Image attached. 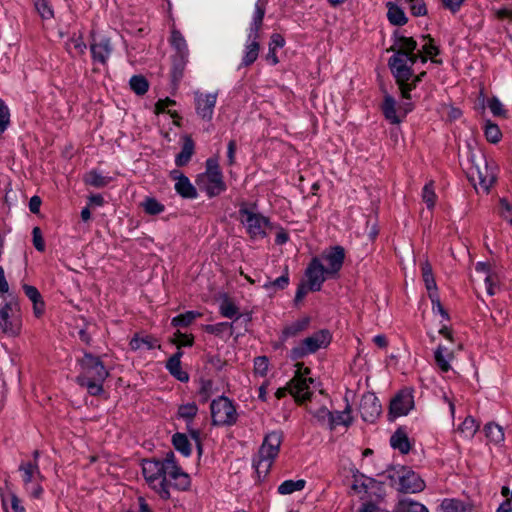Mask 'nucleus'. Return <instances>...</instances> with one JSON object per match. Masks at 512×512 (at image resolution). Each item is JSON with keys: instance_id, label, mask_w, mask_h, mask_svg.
Masks as SVG:
<instances>
[{"instance_id": "1", "label": "nucleus", "mask_w": 512, "mask_h": 512, "mask_svg": "<svg viewBox=\"0 0 512 512\" xmlns=\"http://www.w3.org/2000/svg\"><path fill=\"white\" fill-rule=\"evenodd\" d=\"M142 474L148 486L164 500L171 498V489L186 490L191 484L190 476L178 466L173 452L163 459L143 460Z\"/></svg>"}, {"instance_id": "2", "label": "nucleus", "mask_w": 512, "mask_h": 512, "mask_svg": "<svg viewBox=\"0 0 512 512\" xmlns=\"http://www.w3.org/2000/svg\"><path fill=\"white\" fill-rule=\"evenodd\" d=\"M344 259L345 250L339 245L326 248L319 256L313 257L305 271L310 291H319L327 279L336 278Z\"/></svg>"}, {"instance_id": "3", "label": "nucleus", "mask_w": 512, "mask_h": 512, "mask_svg": "<svg viewBox=\"0 0 512 512\" xmlns=\"http://www.w3.org/2000/svg\"><path fill=\"white\" fill-rule=\"evenodd\" d=\"M80 373L76 382L85 387L90 395L97 396L103 392V383L109 376V372L99 357L91 353H84L78 360Z\"/></svg>"}, {"instance_id": "4", "label": "nucleus", "mask_w": 512, "mask_h": 512, "mask_svg": "<svg viewBox=\"0 0 512 512\" xmlns=\"http://www.w3.org/2000/svg\"><path fill=\"white\" fill-rule=\"evenodd\" d=\"M418 59L419 55H406L405 53H395L389 59V67L396 78L401 95L405 99H410V92L425 75V72H422L417 76H413L411 68Z\"/></svg>"}, {"instance_id": "5", "label": "nucleus", "mask_w": 512, "mask_h": 512, "mask_svg": "<svg viewBox=\"0 0 512 512\" xmlns=\"http://www.w3.org/2000/svg\"><path fill=\"white\" fill-rule=\"evenodd\" d=\"M282 440L283 435L281 431H271L264 437L258 457L254 461L255 470L259 475H266L270 470L279 454Z\"/></svg>"}, {"instance_id": "6", "label": "nucleus", "mask_w": 512, "mask_h": 512, "mask_svg": "<svg viewBox=\"0 0 512 512\" xmlns=\"http://www.w3.org/2000/svg\"><path fill=\"white\" fill-rule=\"evenodd\" d=\"M264 15L265 9L259 3H256L247 40L244 46L241 66H250L258 58L260 50V44L258 41L259 31L262 26Z\"/></svg>"}, {"instance_id": "7", "label": "nucleus", "mask_w": 512, "mask_h": 512, "mask_svg": "<svg viewBox=\"0 0 512 512\" xmlns=\"http://www.w3.org/2000/svg\"><path fill=\"white\" fill-rule=\"evenodd\" d=\"M239 221L245 227L249 237L253 240L263 239L271 229L267 217L259 213L254 207L242 205L239 209Z\"/></svg>"}, {"instance_id": "8", "label": "nucleus", "mask_w": 512, "mask_h": 512, "mask_svg": "<svg viewBox=\"0 0 512 512\" xmlns=\"http://www.w3.org/2000/svg\"><path fill=\"white\" fill-rule=\"evenodd\" d=\"M331 342V334L328 330H319L303 339L297 346L293 347L290 356L293 360L313 354L319 349L326 348Z\"/></svg>"}, {"instance_id": "9", "label": "nucleus", "mask_w": 512, "mask_h": 512, "mask_svg": "<svg viewBox=\"0 0 512 512\" xmlns=\"http://www.w3.org/2000/svg\"><path fill=\"white\" fill-rule=\"evenodd\" d=\"M19 471L21 472L26 492L32 498L40 499L44 492L42 487L44 476L39 469L38 463H31V461L23 462L19 466Z\"/></svg>"}, {"instance_id": "10", "label": "nucleus", "mask_w": 512, "mask_h": 512, "mask_svg": "<svg viewBox=\"0 0 512 512\" xmlns=\"http://www.w3.org/2000/svg\"><path fill=\"white\" fill-rule=\"evenodd\" d=\"M212 422L218 426H231L237 421L238 414L233 402L225 397L219 396L210 405Z\"/></svg>"}, {"instance_id": "11", "label": "nucleus", "mask_w": 512, "mask_h": 512, "mask_svg": "<svg viewBox=\"0 0 512 512\" xmlns=\"http://www.w3.org/2000/svg\"><path fill=\"white\" fill-rule=\"evenodd\" d=\"M296 367V373L289 382L288 389L296 401L304 402L310 398V384H312L314 380L311 377H307V375L310 374L309 368L303 367L302 363H297Z\"/></svg>"}, {"instance_id": "12", "label": "nucleus", "mask_w": 512, "mask_h": 512, "mask_svg": "<svg viewBox=\"0 0 512 512\" xmlns=\"http://www.w3.org/2000/svg\"><path fill=\"white\" fill-rule=\"evenodd\" d=\"M22 320L12 303L0 306V334L17 337L21 333Z\"/></svg>"}, {"instance_id": "13", "label": "nucleus", "mask_w": 512, "mask_h": 512, "mask_svg": "<svg viewBox=\"0 0 512 512\" xmlns=\"http://www.w3.org/2000/svg\"><path fill=\"white\" fill-rule=\"evenodd\" d=\"M171 45L176 50L173 60V78L179 80L182 77L183 69L188 62L189 50L183 35L178 30L171 32Z\"/></svg>"}, {"instance_id": "14", "label": "nucleus", "mask_w": 512, "mask_h": 512, "mask_svg": "<svg viewBox=\"0 0 512 512\" xmlns=\"http://www.w3.org/2000/svg\"><path fill=\"white\" fill-rule=\"evenodd\" d=\"M196 183L209 198L218 196L226 190L221 171L205 172L198 176Z\"/></svg>"}, {"instance_id": "15", "label": "nucleus", "mask_w": 512, "mask_h": 512, "mask_svg": "<svg viewBox=\"0 0 512 512\" xmlns=\"http://www.w3.org/2000/svg\"><path fill=\"white\" fill-rule=\"evenodd\" d=\"M217 96V93H202L199 91L194 93L195 110L203 120H212Z\"/></svg>"}, {"instance_id": "16", "label": "nucleus", "mask_w": 512, "mask_h": 512, "mask_svg": "<svg viewBox=\"0 0 512 512\" xmlns=\"http://www.w3.org/2000/svg\"><path fill=\"white\" fill-rule=\"evenodd\" d=\"M414 407L412 392L408 389L401 390L390 403V415L394 418L407 415Z\"/></svg>"}, {"instance_id": "17", "label": "nucleus", "mask_w": 512, "mask_h": 512, "mask_svg": "<svg viewBox=\"0 0 512 512\" xmlns=\"http://www.w3.org/2000/svg\"><path fill=\"white\" fill-rule=\"evenodd\" d=\"M90 50L94 63L106 65L113 51V47L109 38L100 36L94 37Z\"/></svg>"}, {"instance_id": "18", "label": "nucleus", "mask_w": 512, "mask_h": 512, "mask_svg": "<svg viewBox=\"0 0 512 512\" xmlns=\"http://www.w3.org/2000/svg\"><path fill=\"white\" fill-rule=\"evenodd\" d=\"M359 410L364 421L374 422L381 414V404L375 394L366 393L361 398Z\"/></svg>"}, {"instance_id": "19", "label": "nucleus", "mask_w": 512, "mask_h": 512, "mask_svg": "<svg viewBox=\"0 0 512 512\" xmlns=\"http://www.w3.org/2000/svg\"><path fill=\"white\" fill-rule=\"evenodd\" d=\"M352 490L360 499L367 500L374 490L378 489L377 482L364 475H355L352 484Z\"/></svg>"}, {"instance_id": "20", "label": "nucleus", "mask_w": 512, "mask_h": 512, "mask_svg": "<svg viewBox=\"0 0 512 512\" xmlns=\"http://www.w3.org/2000/svg\"><path fill=\"white\" fill-rule=\"evenodd\" d=\"M400 490L405 493H418L425 488L424 481L413 471H404L399 477Z\"/></svg>"}, {"instance_id": "21", "label": "nucleus", "mask_w": 512, "mask_h": 512, "mask_svg": "<svg viewBox=\"0 0 512 512\" xmlns=\"http://www.w3.org/2000/svg\"><path fill=\"white\" fill-rule=\"evenodd\" d=\"M471 177L473 180H478V185L484 191H488L496 180L493 168L490 167L486 161H484V166L482 168L478 165L475 166L471 171Z\"/></svg>"}, {"instance_id": "22", "label": "nucleus", "mask_w": 512, "mask_h": 512, "mask_svg": "<svg viewBox=\"0 0 512 512\" xmlns=\"http://www.w3.org/2000/svg\"><path fill=\"white\" fill-rule=\"evenodd\" d=\"M171 176L176 181L175 190L180 196L187 199H195L197 197V190L188 177L178 170H173Z\"/></svg>"}, {"instance_id": "23", "label": "nucleus", "mask_w": 512, "mask_h": 512, "mask_svg": "<svg viewBox=\"0 0 512 512\" xmlns=\"http://www.w3.org/2000/svg\"><path fill=\"white\" fill-rule=\"evenodd\" d=\"M475 270L476 272L485 275L484 282L486 291L490 296H493L496 293L498 278L496 274L491 271L490 265L486 262H477L475 265Z\"/></svg>"}, {"instance_id": "24", "label": "nucleus", "mask_w": 512, "mask_h": 512, "mask_svg": "<svg viewBox=\"0 0 512 512\" xmlns=\"http://www.w3.org/2000/svg\"><path fill=\"white\" fill-rule=\"evenodd\" d=\"M130 347L134 351H147L159 348L158 340L150 335L136 334L130 341Z\"/></svg>"}, {"instance_id": "25", "label": "nucleus", "mask_w": 512, "mask_h": 512, "mask_svg": "<svg viewBox=\"0 0 512 512\" xmlns=\"http://www.w3.org/2000/svg\"><path fill=\"white\" fill-rule=\"evenodd\" d=\"M182 356V352H178L167 361L166 367L169 372L179 381L186 382L189 379L188 374L182 370L180 358Z\"/></svg>"}, {"instance_id": "26", "label": "nucleus", "mask_w": 512, "mask_h": 512, "mask_svg": "<svg viewBox=\"0 0 512 512\" xmlns=\"http://www.w3.org/2000/svg\"><path fill=\"white\" fill-rule=\"evenodd\" d=\"M353 417L351 415V408L349 405L345 407L343 411H338L331 415V419L329 422V429L334 430L337 426H350L352 424Z\"/></svg>"}, {"instance_id": "27", "label": "nucleus", "mask_w": 512, "mask_h": 512, "mask_svg": "<svg viewBox=\"0 0 512 512\" xmlns=\"http://www.w3.org/2000/svg\"><path fill=\"white\" fill-rule=\"evenodd\" d=\"M390 445L392 448L399 450L402 454H407L411 445L407 434L401 430H396L390 438Z\"/></svg>"}, {"instance_id": "28", "label": "nucleus", "mask_w": 512, "mask_h": 512, "mask_svg": "<svg viewBox=\"0 0 512 512\" xmlns=\"http://www.w3.org/2000/svg\"><path fill=\"white\" fill-rule=\"evenodd\" d=\"M438 367L447 372L450 370V362L453 359V352L443 345H439L434 354Z\"/></svg>"}, {"instance_id": "29", "label": "nucleus", "mask_w": 512, "mask_h": 512, "mask_svg": "<svg viewBox=\"0 0 512 512\" xmlns=\"http://www.w3.org/2000/svg\"><path fill=\"white\" fill-rule=\"evenodd\" d=\"M421 271L425 287L428 291V296H430L433 293H438L436 281L432 272V267L428 261H424L421 263Z\"/></svg>"}, {"instance_id": "30", "label": "nucleus", "mask_w": 512, "mask_h": 512, "mask_svg": "<svg viewBox=\"0 0 512 512\" xmlns=\"http://www.w3.org/2000/svg\"><path fill=\"white\" fill-rule=\"evenodd\" d=\"M112 178L105 176L96 170H91L84 176V182L95 188H103L111 182Z\"/></svg>"}, {"instance_id": "31", "label": "nucleus", "mask_w": 512, "mask_h": 512, "mask_svg": "<svg viewBox=\"0 0 512 512\" xmlns=\"http://www.w3.org/2000/svg\"><path fill=\"white\" fill-rule=\"evenodd\" d=\"M309 325V318L304 317L302 319H298L286 326L282 332V339L287 340L290 337H294L298 335L300 332L304 331Z\"/></svg>"}, {"instance_id": "32", "label": "nucleus", "mask_w": 512, "mask_h": 512, "mask_svg": "<svg viewBox=\"0 0 512 512\" xmlns=\"http://www.w3.org/2000/svg\"><path fill=\"white\" fill-rule=\"evenodd\" d=\"M441 509L443 512H471L472 505L457 499H445Z\"/></svg>"}, {"instance_id": "33", "label": "nucleus", "mask_w": 512, "mask_h": 512, "mask_svg": "<svg viewBox=\"0 0 512 512\" xmlns=\"http://www.w3.org/2000/svg\"><path fill=\"white\" fill-rule=\"evenodd\" d=\"M194 152V143L191 138L186 137L181 152L175 158V164L178 167L186 165Z\"/></svg>"}, {"instance_id": "34", "label": "nucleus", "mask_w": 512, "mask_h": 512, "mask_svg": "<svg viewBox=\"0 0 512 512\" xmlns=\"http://www.w3.org/2000/svg\"><path fill=\"white\" fill-rule=\"evenodd\" d=\"M382 109L385 118L389 120L392 124L400 123L401 119L397 115L396 102L393 97H391L390 95L385 96Z\"/></svg>"}, {"instance_id": "35", "label": "nucleus", "mask_w": 512, "mask_h": 512, "mask_svg": "<svg viewBox=\"0 0 512 512\" xmlns=\"http://www.w3.org/2000/svg\"><path fill=\"white\" fill-rule=\"evenodd\" d=\"M484 432L489 441L494 444H500L504 441V430L496 423H487L484 427Z\"/></svg>"}, {"instance_id": "36", "label": "nucleus", "mask_w": 512, "mask_h": 512, "mask_svg": "<svg viewBox=\"0 0 512 512\" xmlns=\"http://www.w3.org/2000/svg\"><path fill=\"white\" fill-rule=\"evenodd\" d=\"M479 429V424L472 416H467L458 427L460 434L467 439H472Z\"/></svg>"}, {"instance_id": "37", "label": "nucleus", "mask_w": 512, "mask_h": 512, "mask_svg": "<svg viewBox=\"0 0 512 512\" xmlns=\"http://www.w3.org/2000/svg\"><path fill=\"white\" fill-rule=\"evenodd\" d=\"M417 48L416 41L411 37L401 36L396 41V52L405 53L406 55H417L414 51Z\"/></svg>"}, {"instance_id": "38", "label": "nucleus", "mask_w": 512, "mask_h": 512, "mask_svg": "<svg viewBox=\"0 0 512 512\" xmlns=\"http://www.w3.org/2000/svg\"><path fill=\"white\" fill-rule=\"evenodd\" d=\"M305 480H285L278 486V493L281 495H289L296 491H301L305 487Z\"/></svg>"}, {"instance_id": "39", "label": "nucleus", "mask_w": 512, "mask_h": 512, "mask_svg": "<svg viewBox=\"0 0 512 512\" xmlns=\"http://www.w3.org/2000/svg\"><path fill=\"white\" fill-rule=\"evenodd\" d=\"M205 331L210 334L222 336L227 333L229 336L233 333V324L228 322H220L216 324L205 325Z\"/></svg>"}, {"instance_id": "40", "label": "nucleus", "mask_w": 512, "mask_h": 512, "mask_svg": "<svg viewBox=\"0 0 512 512\" xmlns=\"http://www.w3.org/2000/svg\"><path fill=\"white\" fill-rule=\"evenodd\" d=\"M395 512H428L427 508L419 503L410 499L401 500Z\"/></svg>"}, {"instance_id": "41", "label": "nucleus", "mask_w": 512, "mask_h": 512, "mask_svg": "<svg viewBox=\"0 0 512 512\" xmlns=\"http://www.w3.org/2000/svg\"><path fill=\"white\" fill-rule=\"evenodd\" d=\"M66 49L69 54L72 56L82 55L85 53L86 50V44L83 41L81 36L72 37L67 43H66Z\"/></svg>"}, {"instance_id": "42", "label": "nucleus", "mask_w": 512, "mask_h": 512, "mask_svg": "<svg viewBox=\"0 0 512 512\" xmlns=\"http://www.w3.org/2000/svg\"><path fill=\"white\" fill-rule=\"evenodd\" d=\"M175 449L181 452L184 456H189L191 447L188 438L182 433H176L172 438Z\"/></svg>"}, {"instance_id": "43", "label": "nucleus", "mask_w": 512, "mask_h": 512, "mask_svg": "<svg viewBox=\"0 0 512 512\" xmlns=\"http://www.w3.org/2000/svg\"><path fill=\"white\" fill-rule=\"evenodd\" d=\"M201 313L196 311H187L183 314H180L174 317L171 321V324L175 327L181 326L186 327L191 324L197 317H200Z\"/></svg>"}, {"instance_id": "44", "label": "nucleus", "mask_w": 512, "mask_h": 512, "mask_svg": "<svg viewBox=\"0 0 512 512\" xmlns=\"http://www.w3.org/2000/svg\"><path fill=\"white\" fill-rule=\"evenodd\" d=\"M387 17L394 25H404L407 22V18L403 10L393 4H390L389 6Z\"/></svg>"}, {"instance_id": "45", "label": "nucleus", "mask_w": 512, "mask_h": 512, "mask_svg": "<svg viewBox=\"0 0 512 512\" xmlns=\"http://www.w3.org/2000/svg\"><path fill=\"white\" fill-rule=\"evenodd\" d=\"M422 51L424 55L419 54V58H421L422 62H426L427 57H429L434 63H440L439 60H436L434 57L439 53L438 48L434 45L433 39L428 37L427 42L422 46Z\"/></svg>"}, {"instance_id": "46", "label": "nucleus", "mask_w": 512, "mask_h": 512, "mask_svg": "<svg viewBox=\"0 0 512 512\" xmlns=\"http://www.w3.org/2000/svg\"><path fill=\"white\" fill-rule=\"evenodd\" d=\"M219 310H220V314L223 316V317H226V318H235L238 319V316H239V309L238 307L232 302L230 301L229 299H224L221 303H220V307H219Z\"/></svg>"}, {"instance_id": "47", "label": "nucleus", "mask_w": 512, "mask_h": 512, "mask_svg": "<svg viewBox=\"0 0 512 512\" xmlns=\"http://www.w3.org/2000/svg\"><path fill=\"white\" fill-rule=\"evenodd\" d=\"M309 412L314 416L321 426L329 428V422L331 419L332 412L325 406H322L316 410L309 409Z\"/></svg>"}, {"instance_id": "48", "label": "nucleus", "mask_w": 512, "mask_h": 512, "mask_svg": "<svg viewBox=\"0 0 512 512\" xmlns=\"http://www.w3.org/2000/svg\"><path fill=\"white\" fill-rule=\"evenodd\" d=\"M197 412H198V407L193 402L183 404L178 409L179 417L184 419L187 423L192 421V419L196 416Z\"/></svg>"}, {"instance_id": "49", "label": "nucleus", "mask_w": 512, "mask_h": 512, "mask_svg": "<svg viewBox=\"0 0 512 512\" xmlns=\"http://www.w3.org/2000/svg\"><path fill=\"white\" fill-rule=\"evenodd\" d=\"M422 199L426 203L428 209H432L435 206L437 196L434 191L433 181H430L423 187Z\"/></svg>"}, {"instance_id": "50", "label": "nucleus", "mask_w": 512, "mask_h": 512, "mask_svg": "<svg viewBox=\"0 0 512 512\" xmlns=\"http://www.w3.org/2000/svg\"><path fill=\"white\" fill-rule=\"evenodd\" d=\"M142 207L150 215H158L164 211V205L155 198H146L142 203Z\"/></svg>"}, {"instance_id": "51", "label": "nucleus", "mask_w": 512, "mask_h": 512, "mask_svg": "<svg viewBox=\"0 0 512 512\" xmlns=\"http://www.w3.org/2000/svg\"><path fill=\"white\" fill-rule=\"evenodd\" d=\"M486 139L491 143H497L502 137V133L496 124L487 121L484 128Z\"/></svg>"}, {"instance_id": "52", "label": "nucleus", "mask_w": 512, "mask_h": 512, "mask_svg": "<svg viewBox=\"0 0 512 512\" xmlns=\"http://www.w3.org/2000/svg\"><path fill=\"white\" fill-rule=\"evenodd\" d=\"M131 89L138 95H143L148 90V82L143 76L135 75L130 79Z\"/></svg>"}, {"instance_id": "53", "label": "nucleus", "mask_w": 512, "mask_h": 512, "mask_svg": "<svg viewBox=\"0 0 512 512\" xmlns=\"http://www.w3.org/2000/svg\"><path fill=\"white\" fill-rule=\"evenodd\" d=\"M36 11L43 19L53 17V10L47 0H33Z\"/></svg>"}, {"instance_id": "54", "label": "nucleus", "mask_w": 512, "mask_h": 512, "mask_svg": "<svg viewBox=\"0 0 512 512\" xmlns=\"http://www.w3.org/2000/svg\"><path fill=\"white\" fill-rule=\"evenodd\" d=\"M10 124V111L8 106L0 99V135H2Z\"/></svg>"}, {"instance_id": "55", "label": "nucleus", "mask_w": 512, "mask_h": 512, "mask_svg": "<svg viewBox=\"0 0 512 512\" xmlns=\"http://www.w3.org/2000/svg\"><path fill=\"white\" fill-rule=\"evenodd\" d=\"M288 284H289V276H288V273L286 272L285 274L281 275L280 277L276 278L275 280L265 283L264 287L268 290L269 289L278 290V289H284Z\"/></svg>"}, {"instance_id": "56", "label": "nucleus", "mask_w": 512, "mask_h": 512, "mask_svg": "<svg viewBox=\"0 0 512 512\" xmlns=\"http://www.w3.org/2000/svg\"><path fill=\"white\" fill-rule=\"evenodd\" d=\"M499 212L501 217L512 225V205L504 198L499 201Z\"/></svg>"}, {"instance_id": "57", "label": "nucleus", "mask_w": 512, "mask_h": 512, "mask_svg": "<svg viewBox=\"0 0 512 512\" xmlns=\"http://www.w3.org/2000/svg\"><path fill=\"white\" fill-rule=\"evenodd\" d=\"M409 3V9L414 16H423L427 13L426 5L423 0H406Z\"/></svg>"}, {"instance_id": "58", "label": "nucleus", "mask_w": 512, "mask_h": 512, "mask_svg": "<svg viewBox=\"0 0 512 512\" xmlns=\"http://www.w3.org/2000/svg\"><path fill=\"white\" fill-rule=\"evenodd\" d=\"M487 106L495 116H505L506 114V110L504 109L503 104L496 97L489 99L487 102Z\"/></svg>"}, {"instance_id": "59", "label": "nucleus", "mask_w": 512, "mask_h": 512, "mask_svg": "<svg viewBox=\"0 0 512 512\" xmlns=\"http://www.w3.org/2000/svg\"><path fill=\"white\" fill-rule=\"evenodd\" d=\"M432 303L433 313H439L443 319H448V313L443 308L438 293H433L429 296Z\"/></svg>"}, {"instance_id": "60", "label": "nucleus", "mask_w": 512, "mask_h": 512, "mask_svg": "<svg viewBox=\"0 0 512 512\" xmlns=\"http://www.w3.org/2000/svg\"><path fill=\"white\" fill-rule=\"evenodd\" d=\"M7 502L10 503L11 509L14 512H25V508L22 505L21 500L14 493L9 494L6 499H3L4 506Z\"/></svg>"}, {"instance_id": "61", "label": "nucleus", "mask_w": 512, "mask_h": 512, "mask_svg": "<svg viewBox=\"0 0 512 512\" xmlns=\"http://www.w3.org/2000/svg\"><path fill=\"white\" fill-rule=\"evenodd\" d=\"M173 341L178 347H185L192 346L194 338L192 335L183 334L178 331L175 333Z\"/></svg>"}, {"instance_id": "62", "label": "nucleus", "mask_w": 512, "mask_h": 512, "mask_svg": "<svg viewBox=\"0 0 512 512\" xmlns=\"http://www.w3.org/2000/svg\"><path fill=\"white\" fill-rule=\"evenodd\" d=\"M32 236H33V245L34 247L42 252L45 250V243L42 236V232L39 227H34L32 230Z\"/></svg>"}, {"instance_id": "63", "label": "nucleus", "mask_w": 512, "mask_h": 512, "mask_svg": "<svg viewBox=\"0 0 512 512\" xmlns=\"http://www.w3.org/2000/svg\"><path fill=\"white\" fill-rule=\"evenodd\" d=\"M254 367L256 373L265 375L268 370V361L266 357H257L254 361Z\"/></svg>"}, {"instance_id": "64", "label": "nucleus", "mask_w": 512, "mask_h": 512, "mask_svg": "<svg viewBox=\"0 0 512 512\" xmlns=\"http://www.w3.org/2000/svg\"><path fill=\"white\" fill-rule=\"evenodd\" d=\"M23 290H24V293L25 295L32 301V302H36L38 301L40 298H41V295L39 293V291L37 290L36 287L34 286H31V285H27V284H24L23 285Z\"/></svg>"}]
</instances>
